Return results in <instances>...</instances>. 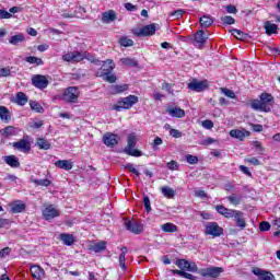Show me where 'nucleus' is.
Returning <instances> with one entry per match:
<instances>
[{"label": "nucleus", "mask_w": 280, "mask_h": 280, "mask_svg": "<svg viewBox=\"0 0 280 280\" xmlns=\"http://www.w3.org/2000/svg\"><path fill=\"white\" fill-rule=\"evenodd\" d=\"M115 69V63L113 60L107 59L104 61V63L101 67V71L96 72L97 78H104V74L106 73H113V70Z\"/></svg>", "instance_id": "nucleus-14"}, {"label": "nucleus", "mask_w": 280, "mask_h": 280, "mask_svg": "<svg viewBox=\"0 0 280 280\" xmlns=\"http://www.w3.org/2000/svg\"><path fill=\"white\" fill-rule=\"evenodd\" d=\"M125 167H126V170H129V172H131V174L139 176V171H137V168L135 167V164L128 163Z\"/></svg>", "instance_id": "nucleus-60"}, {"label": "nucleus", "mask_w": 280, "mask_h": 280, "mask_svg": "<svg viewBox=\"0 0 280 280\" xmlns=\"http://www.w3.org/2000/svg\"><path fill=\"white\" fill-rule=\"evenodd\" d=\"M0 119L4 124H10L12 120V114L10 113V109L5 106H0Z\"/></svg>", "instance_id": "nucleus-21"}, {"label": "nucleus", "mask_w": 280, "mask_h": 280, "mask_svg": "<svg viewBox=\"0 0 280 280\" xmlns=\"http://www.w3.org/2000/svg\"><path fill=\"white\" fill-rule=\"evenodd\" d=\"M25 61L28 62L30 65H37V67H40V65H44L43 59L38 58V57H26Z\"/></svg>", "instance_id": "nucleus-40"}, {"label": "nucleus", "mask_w": 280, "mask_h": 280, "mask_svg": "<svg viewBox=\"0 0 280 280\" xmlns=\"http://www.w3.org/2000/svg\"><path fill=\"white\" fill-rule=\"evenodd\" d=\"M246 163H250L252 165H261V161H259L257 158H247L245 159Z\"/></svg>", "instance_id": "nucleus-61"}, {"label": "nucleus", "mask_w": 280, "mask_h": 280, "mask_svg": "<svg viewBox=\"0 0 280 280\" xmlns=\"http://www.w3.org/2000/svg\"><path fill=\"white\" fill-rule=\"evenodd\" d=\"M199 25L207 30V27H211L213 25V19L211 15H203L199 19Z\"/></svg>", "instance_id": "nucleus-25"}, {"label": "nucleus", "mask_w": 280, "mask_h": 280, "mask_svg": "<svg viewBox=\"0 0 280 280\" xmlns=\"http://www.w3.org/2000/svg\"><path fill=\"white\" fill-rule=\"evenodd\" d=\"M160 191L162 192V195L164 196V198L172 199V198H174V196H176V190H174V189L171 188L170 186H162V187L160 188Z\"/></svg>", "instance_id": "nucleus-29"}, {"label": "nucleus", "mask_w": 280, "mask_h": 280, "mask_svg": "<svg viewBox=\"0 0 280 280\" xmlns=\"http://www.w3.org/2000/svg\"><path fill=\"white\" fill-rule=\"evenodd\" d=\"M173 275H178L179 277H183L184 279H188V280H196V276L188 273L186 271L183 270H178V269H173L171 271Z\"/></svg>", "instance_id": "nucleus-32"}, {"label": "nucleus", "mask_w": 280, "mask_h": 280, "mask_svg": "<svg viewBox=\"0 0 280 280\" xmlns=\"http://www.w3.org/2000/svg\"><path fill=\"white\" fill-rule=\"evenodd\" d=\"M221 93L224 94L226 97H230V100H235V92H233V90L221 88Z\"/></svg>", "instance_id": "nucleus-49"}, {"label": "nucleus", "mask_w": 280, "mask_h": 280, "mask_svg": "<svg viewBox=\"0 0 280 280\" xmlns=\"http://www.w3.org/2000/svg\"><path fill=\"white\" fill-rule=\"evenodd\" d=\"M254 148H256L258 154H264L266 150L264 147H261V143L259 141H254Z\"/></svg>", "instance_id": "nucleus-58"}, {"label": "nucleus", "mask_w": 280, "mask_h": 280, "mask_svg": "<svg viewBox=\"0 0 280 280\" xmlns=\"http://www.w3.org/2000/svg\"><path fill=\"white\" fill-rule=\"evenodd\" d=\"M3 135H5V137H12V135H14V127L9 126V127L4 128Z\"/></svg>", "instance_id": "nucleus-62"}, {"label": "nucleus", "mask_w": 280, "mask_h": 280, "mask_svg": "<svg viewBox=\"0 0 280 280\" xmlns=\"http://www.w3.org/2000/svg\"><path fill=\"white\" fill-rule=\"evenodd\" d=\"M30 106L33 110H35V113H45V109L43 108V106L40 105V103L36 102V101H31L30 102Z\"/></svg>", "instance_id": "nucleus-42"}, {"label": "nucleus", "mask_w": 280, "mask_h": 280, "mask_svg": "<svg viewBox=\"0 0 280 280\" xmlns=\"http://www.w3.org/2000/svg\"><path fill=\"white\" fill-rule=\"evenodd\" d=\"M4 163L10 167H21V162H19V158L15 155H5L3 158Z\"/></svg>", "instance_id": "nucleus-22"}, {"label": "nucleus", "mask_w": 280, "mask_h": 280, "mask_svg": "<svg viewBox=\"0 0 280 280\" xmlns=\"http://www.w3.org/2000/svg\"><path fill=\"white\" fill-rule=\"evenodd\" d=\"M31 82L35 89H47L49 86V80H47V77L43 74H34L31 79Z\"/></svg>", "instance_id": "nucleus-9"}, {"label": "nucleus", "mask_w": 280, "mask_h": 280, "mask_svg": "<svg viewBox=\"0 0 280 280\" xmlns=\"http://www.w3.org/2000/svg\"><path fill=\"white\" fill-rule=\"evenodd\" d=\"M186 161L190 165H196V163H198V156L188 154V155H186Z\"/></svg>", "instance_id": "nucleus-53"}, {"label": "nucleus", "mask_w": 280, "mask_h": 280, "mask_svg": "<svg viewBox=\"0 0 280 280\" xmlns=\"http://www.w3.org/2000/svg\"><path fill=\"white\" fill-rule=\"evenodd\" d=\"M175 266L179 268V270L185 271V268H187V260L185 259H177L175 261Z\"/></svg>", "instance_id": "nucleus-51"}, {"label": "nucleus", "mask_w": 280, "mask_h": 280, "mask_svg": "<svg viewBox=\"0 0 280 280\" xmlns=\"http://www.w3.org/2000/svg\"><path fill=\"white\" fill-rule=\"evenodd\" d=\"M215 211L220 213V215H224L228 220L233 218L235 210L229 209L222 205L215 206Z\"/></svg>", "instance_id": "nucleus-20"}, {"label": "nucleus", "mask_w": 280, "mask_h": 280, "mask_svg": "<svg viewBox=\"0 0 280 280\" xmlns=\"http://www.w3.org/2000/svg\"><path fill=\"white\" fill-rule=\"evenodd\" d=\"M228 200L230 205H234V207H237V205L242 203V196L232 194L231 196L228 197Z\"/></svg>", "instance_id": "nucleus-38"}, {"label": "nucleus", "mask_w": 280, "mask_h": 280, "mask_svg": "<svg viewBox=\"0 0 280 280\" xmlns=\"http://www.w3.org/2000/svg\"><path fill=\"white\" fill-rule=\"evenodd\" d=\"M85 55H82L80 51H70L68 54L62 55L61 59L65 62H71L72 65L75 62H82L84 60Z\"/></svg>", "instance_id": "nucleus-10"}, {"label": "nucleus", "mask_w": 280, "mask_h": 280, "mask_svg": "<svg viewBox=\"0 0 280 280\" xmlns=\"http://www.w3.org/2000/svg\"><path fill=\"white\" fill-rule=\"evenodd\" d=\"M14 150H19V152H24L26 154L32 150V143L30 142V136H25L23 139L18 142H13Z\"/></svg>", "instance_id": "nucleus-7"}, {"label": "nucleus", "mask_w": 280, "mask_h": 280, "mask_svg": "<svg viewBox=\"0 0 280 280\" xmlns=\"http://www.w3.org/2000/svg\"><path fill=\"white\" fill-rule=\"evenodd\" d=\"M170 135L171 137H173L174 139H180V137H183V132H180L177 129H171L170 130Z\"/></svg>", "instance_id": "nucleus-59"}, {"label": "nucleus", "mask_w": 280, "mask_h": 280, "mask_svg": "<svg viewBox=\"0 0 280 280\" xmlns=\"http://www.w3.org/2000/svg\"><path fill=\"white\" fill-rule=\"evenodd\" d=\"M259 229L261 232L270 231V222L261 221L259 224Z\"/></svg>", "instance_id": "nucleus-54"}, {"label": "nucleus", "mask_w": 280, "mask_h": 280, "mask_svg": "<svg viewBox=\"0 0 280 280\" xmlns=\"http://www.w3.org/2000/svg\"><path fill=\"white\" fill-rule=\"evenodd\" d=\"M10 75H12L10 68H0V78H10Z\"/></svg>", "instance_id": "nucleus-52"}, {"label": "nucleus", "mask_w": 280, "mask_h": 280, "mask_svg": "<svg viewBox=\"0 0 280 280\" xmlns=\"http://www.w3.org/2000/svg\"><path fill=\"white\" fill-rule=\"evenodd\" d=\"M185 14V10L178 9L172 13H170V16H174L175 19H180Z\"/></svg>", "instance_id": "nucleus-57"}, {"label": "nucleus", "mask_w": 280, "mask_h": 280, "mask_svg": "<svg viewBox=\"0 0 280 280\" xmlns=\"http://www.w3.org/2000/svg\"><path fill=\"white\" fill-rule=\"evenodd\" d=\"M231 32H232V36H235V38H237L238 40H246L248 38V34L237 28H234Z\"/></svg>", "instance_id": "nucleus-37"}, {"label": "nucleus", "mask_w": 280, "mask_h": 280, "mask_svg": "<svg viewBox=\"0 0 280 280\" xmlns=\"http://www.w3.org/2000/svg\"><path fill=\"white\" fill-rule=\"evenodd\" d=\"M81 55L85 56L83 60H89L90 62H93L94 65H98V59L95 58V56L91 55L88 51H82Z\"/></svg>", "instance_id": "nucleus-43"}, {"label": "nucleus", "mask_w": 280, "mask_h": 280, "mask_svg": "<svg viewBox=\"0 0 280 280\" xmlns=\"http://www.w3.org/2000/svg\"><path fill=\"white\" fill-rule=\"evenodd\" d=\"M135 148H137V136L131 133L128 136L125 153L128 154L129 156H142L141 151Z\"/></svg>", "instance_id": "nucleus-4"}, {"label": "nucleus", "mask_w": 280, "mask_h": 280, "mask_svg": "<svg viewBox=\"0 0 280 280\" xmlns=\"http://www.w3.org/2000/svg\"><path fill=\"white\" fill-rule=\"evenodd\" d=\"M207 36H205V31H198L195 34V47H198V49H202L205 46V43H207Z\"/></svg>", "instance_id": "nucleus-19"}, {"label": "nucleus", "mask_w": 280, "mask_h": 280, "mask_svg": "<svg viewBox=\"0 0 280 280\" xmlns=\"http://www.w3.org/2000/svg\"><path fill=\"white\" fill-rule=\"evenodd\" d=\"M31 275L33 279H40L45 276V270L40 268L39 266H32L31 267Z\"/></svg>", "instance_id": "nucleus-28"}, {"label": "nucleus", "mask_w": 280, "mask_h": 280, "mask_svg": "<svg viewBox=\"0 0 280 280\" xmlns=\"http://www.w3.org/2000/svg\"><path fill=\"white\" fill-rule=\"evenodd\" d=\"M43 218L48 222L54 220V218H60V210L54 208V206L50 205L43 210Z\"/></svg>", "instance_id": "nucleus-13"}, {"label": "nucleus", "mask_w": 280, "mask_h": 280, "mask_svg": "<svg viewBox=\"0 0 280 280\" xmlns=\"http://www.w3.org/2000/svg\"><path fill=\"white\" fill-rule=\"evenodd\" d=\"M161 230L163 233H176L178 231V226L174 223L167 222L161 225Z\"/></svg>", "instance_id": "nucleus-30"}, {"label": "nucleus", "mask_w": 280, "mask_h": 280, "mask_svg": "<svg viewBox=\"0 0 280 280\" xmlns=\"http://www.w3.org/2000/svg\"><path fill=\"white\" fill-rule=\"evenodd\" d=\"M102 23L110 24L117 21V12L115 10H108L102 13Z\"/></svg>", "instance_id": "nucleus-18"}, {"label": "nucleus", "mask_w": 280, "mask_h": 280, "mask_svg": "<svg viewBox=\"0 0 280 280\" xmlns=\"http://www.w3.org/2000/svg\"><path fill=\"white\" fill-rule=\"evenodd\" d=\"M90 250H93L94 253H103V250H106V242L101 241L92 245Z\"/></svg>", "instance_id": "nucleus-36"}, {"label": "nucleus", "mask_w": 280, "mask_h": 280, "mask_svg": "<svg viewBox=\"0 0 280 280\" xmlns=\"http://www.w3.org/2000/svg\"><path fill=\"white\" fill-rule=\"evenodd\" d=\"M121 65H125V67H138V62L133 58H121L120 59Z\"/></svg>", "instance_id": "nucleus-39"}, {"label": "nucleus", "mask_w": 280, "mask_h": 280, "mask_svg": "<svg viewBox=\"0 0 280 280\" xmlns=\"http://www.w3.org/2000/svg\"><path fill=\"white\" fill-rule=\"evenodd\" d=\"M166 167H168V170H172V172L178 170V162L176 161H171L166 164Z\"/></svg>", "instance_id": "nucleus-63"}, {"label": "nucleus", "mask_w": 280, "mask_h": 280, "mask_svg": "<svg viewBox=\"0 0 280 280\" xmlns=\"http://www.w3.org/2000/svg\"><path fill=\"white\" fill-rule=\"evenodd\" d=\"M25 207H26L25 203L21 201H16L11 206V211L13 213H23V211L25 210Z\"/></svg>", "instance_id": "nucleus-35"}, {"label": "nucleus", "mask_w": 280, "mask_h": 280, "mask_svg": "<svg viewBox=\"0 0 280 280\" xmlns=\"http://www.w3.org/2000/svg\"><path fill=\"white\" fill-rule=\"evenodd\" d=\"M139 102V96L136 95H129L127 97L120 98L116 105L113 106V109L117 113H121V110H128L129 108H132L135 104Z\"/></svg>", "instance_id": "nucleus-2"}, {"label": "nucleus", "mask_w": 280, "mask_h": 280, "mask_svg": "<svg viewBox=\"0 0 280 280\" xmlns=\"http://www.w3.org/2000/svg\"><path fill=\"white\" fill-rule=\"evenodd\" d=\"M158 24H149L135 32V35L138 37L141 36H154L156 34Z\"/></svg>", "instance_id": "nucleus-11"}, {"label": "nucleus", "mask_w": 280, "mask_h": 280, "mask_svg": "<svg viewBox=\"0 0 280 280\" xmlns=\"http://www.w3.org/2000/svg\"><path fill=\"white\" fill-rule=\"evenodd\" d=\"M259 280H275V275H272L270 271H265Z\"/></svg>", "instance_id": "nucleus-55"}, {"label": "nucleus", "mask_w": 280, "mask_h": 280, "mask_svg": "<svg viewBox=\"0 0 280 280\" xmlns=\"http://www.w3.org/2000/svg\"><path fill=\"white\" fill-rule=\"evenodd\" d=\"M126 91H128V84L113 85L112 86V93H114V94L124 93Z\"/></svg>", "instance_id": "nucleus-41"}, {"label": "nucleus", "mask_w": 280, "mask_h": 280, "mask_svg": "<svg viewBox=\"0 0 280 280\" xmlns=\"http://www.w3.org/2000/svg\"><path fill=\"white\" fill-rule=\"evenodd\" d=\"M234 222L238 229L243 231V229H246V219H244V212L234 210Z\"/></svg>", "instance_id": "nucleus-16"}, {"label": "nucleus", "mask_w": 280, "mask_h": 280, "mask_svg": "<svg viewBox=\"0 0 280 280\" xmlns=\"http://www.w3.org/2000/svg\"><path fill=\"white\" fill-rule=\"evenodd\" d=\"M272 228L275 229V237H279L280 235V219H276L272 222Z\"/></svg>", "instance_id": "nucleus-47"}, {"label": "nucleus", "mask_w": 280, "mask_h": 280, "mask_svg": "<svg viewBox=\"0 0 280 280\" xmlns=\"http://www.w3.org/2000/svg\"><path fill=\"white\" fill-rule=\"evenodd\" d=\"M63 101L68 104H78L80 91L75 86H70L63 92Z\"/></svg>", "instance_id": "nucleus-5"}, {"label": "nucleus", "mask_w": 280, "mask_h": 280, "mask_svg": "<svg viewBox=\"0 0 280 280\" xmlns=\"http://www.w3.org/2000/svg\"><path fill=\"white\" fill-rule=\"evenodd\" d=\"M188 91H195V93H202V91H207L209 89V82L207 81H198L197 79H192L187 84Z\"/></svg>", "instance_id": "nucleus-6"}, {"label": "nucleus", "mask_w": 280, "mask_h": 280, "mask_svg": "<svg viewBox=\"0 0 280 280\" xmlns=\"http://www.w3.org/2000/svg\"><path fill=\"white\" fill-rule=\"evenodd\" d=\"M103 79L105 80V82H109V84H115V82H117V77H115V74H112V72L105 73L103 75Z\"/></svg>", "instance_id": "nucleus-45"}, {"label": "nucleus", "mask_w": 280, "mask_h": 280, "mask_svg": "<svg viewBox=\"0 0 280 280\" xmlns=\"http://www.w3.org/2000/svg\"><path fill=\"white\" fill-rule=\"evenodd\" d=\"M24 42H25V35H23L22 33L18 35H13L9 39L10 45H19L20 43H24Z\"/></svg>", "instance_id": "nucleus-33"}, {"label": "nucleus", "mask_w": 280, "mask_h": 280, "mask_svg": "<svg viewBox=\"0 0 280 280\" xmlns=\"http://www.w3.org/2000/svg\"><path fill=\"white\" fill-rule=\"evenodd\" d=\"M188 272H198V265L196 262H190L189 260H186V268Z\"/></svg>", "instance_id": "nucleus-44"}, {"label": "nucleus", "mask_w": 280, "mask_h": 280, "mask_svg": "<svg viewBox=\"0 0 280 280\" xmlns=\"http://www.w3.org/2000/svg\"><path fill=\"white\" fill-rule=\"evenodd\" d=\"M125 229L135 235H141L143 233V224L137 221H126Z\"/></svg>", "instance_id": "nucleus-12"}, {"label": "nucleus", "mask_w": 280, "mask_h": 280, "mask_svg": "<svg viewBox=\"0 0 280 280\" xmlns=\"http://www.w3.org/2000/svg\"><path fill=\"white\" fill-rule=\"evenodd\" d=\"M166 113H168L171 117H177L178 119L185 117V110L180 107L168 108Z\"/></svg>", "instance_id": "nucleus-26"}, {"label": "nucleus", "mask_w": 280, "mask_h": 280, "mask_svg": "<svg viewBox=\"0 0 280 280\" xmlns=\"http://www.w3.org/2000/svg\"><path fill=\"white\" fill-rule=\"evenodd\" d=\"M278 27L279 26H277V24H272L270 21L265 22V30L268 36H272V34H277Z\"/></svg>", "instance_id": "nucleus-31"}, {"label": "nucleus", "mask_w": 280, "mask_h": 280, "mask_svg": "<svg viewBox=\"0 0 280 280\" xmlns=\"http://www.w3.org/2000/svg\"><path fill=\"white\" fill-rule=\"evenodd\" d=\"M221 21L224 25H234L235 24V19L231 15H225L221 18Z\"/></svg>", "instance_id": "nucleus-50"}, {"label": "nucleus", "mask_w": 280, "mask_h": 280, "mask_svg": "<svg viewBox=\"0 0 280 280\" xmlns=\"http://www.w3.org/2000/svg\"><path fill=\"white\" fill-rule=\"evenodd\" d=\"M60 240L65 246H73V244H75V236H73V234L61 233Z\"/></svg>", "instance_id": "nucleus-23"}, {"label": "nucleus", "mask_w": 280, "mask_h": 280, "mask_svg": "<svg viewBox=\"0 0 280 280\" xmlns=\"http://www.w3.org/2000/svg\"><path fill=\"white\" fill-rule=\"evenodd\" d=\"M32 183H35V185H39L40 187H49V185H51V180L49 179H33Z\"/></svg>", "instance_id": "nucleus-46"}, {"label": "nucleus", "mask_w": 280, "mask_h": 280, "mask_svg": "<svg viewBox=\"0 0 280 280\" xmlns=\"http://www.w3.org/2000/svg\"><path fill=\"white\" fill-rule=\"evenodd\" d=\"M230 137H233V139H238V141H244L246 137H250V131L246 129H232L230 131Z\"/></svg>", "instance_id": "nucleus-17"}, {"label": "nucleus", "mask_w": 280, "mask_h": 280, "mask_svg": "<svg viewBox=\"0 0 280 280\" xmlns=\"http://www.w3.org/2000/svg\"><path fill=\"white\" fill-rule=\"evenodd\" d=\"M103 143L107 145V148H115V145L119 143V136L107 132L103 136Z\"/></svg>", "instance_id": "nucleus-15"}, {"label": "nucleus", "mask_w": 280, "mask_h": 280, "mask_svg": "<svg viewBox=\"0 0 280 280\" xmlns=\"http://www.w3.org/2000/svg\"><path fill=\"white\" fill-rule=\"evenodd\" d=\"M55 165L59 167V170H65L66 172L73 170V164L69 160H59L55 162Z\"/></svg>", "instance_id": "nucleus-24"}, {"label": "nucleus", "mask_w": 280, "mask_h": 280, "mask_svg": "<svg viewBox=\"0 0 280 280\" xmlns=\"http://www.w3.org/2000/svg\"><path fill=\"white\" fill-rule=\"evenodd\" d=\"M0 19H12V14L7 10L0 9Z\"/></svg>", "instance_id": "nucleus-64"}, {"label": "nucleus", "mask_w": 280, "mask_h": 280, "mask_svg": "<svg viewBox=\"0 0 280 280\" xmlns=\"http://www.w3.org/2000/svg\"><path fill=\"white\" fill-rule=\"evenodd\" d=\"M36 145L39 148V150H49L51 148V143H49V141H47L45 138H38Z\"/></svg>", "instance_id": "nucleus-34"}, {"label": "nucleus", "mask_w": 280, "mask_h": 280, "mask_svg": "<svg viewBox=\"0 0 280 280\" xmlns=\"http://www.w3.org/2000/svg\"><path fill=\"white\" fill-rule=\"evenodd\" d=\"M14 102L15 104H18V106H25V104H27V94L23 92H18Z\"/></svg>", "instance_id": "nucleus-27"}, {"label": "nucleus", "mask_w": 280, "mask_h": 280, "mask_svg": "<svg viewBox=\"0 0 280 280\" xmlns=\"http://www.w3.org/2000/svg\"><path fill=\"white\" fill-rule=\"evenodd\" d=\"M222 272H224V268L222 267H208L200 269L198 275L203 277V279L215 280L220 277V275H222Z\"/></svg>", "instance_id": "nucleus-3"}, {"label": "nucleus", "mask_w": 280, "mask_h": 280, "mask_svg": "<svg viewBox=\"0 0 280 280\" xmlns=\"http://www.w3.org/2000/svg\"><path fill=\"white\" fill-rule=\"evenodd\" d=\"M224 234V230L218 225L217 222H208L206 224V235H212L213 237H220Z\"/></svg>", "instance_id": "nucleus-8"}, {"label": "nucleus", "mask_w": 280, "mask_h": 280, "mask_svg": "<svg viewBox=\"0 0 280 280\" xmlns=\"http://www.w3.org/2000/svg\"><path fill=\"white\" fill-rule=\"evenodd\" d=\"M275 106V97L270 93H261L259 100L250 101V108L260 113H270Z\"/></svg>", "instance_id": "nucleus-1"}, {"label": "nucleus", "mask_w": 280, "mask_h": 280, "mask_svg": "<svg viewBox=\"0 0 280 280\" xmlns=\"http://www.w3.org/2000/svg\"><path fill=\"white\" fill-rule=\"evenodd\" d=\"M120 45L121 47H132V45H135V42L128 37H121Z\"/></svg>", "instance_id": "nucleus-48"}, {"label": "nucleus", "mask_w": 280, "mask_h": 280, "mask_svg": "<svg viewBox=\"0 0 280 280\" xmlns=\"http://www.w3.org/2000/svg\"><path fill=\"white\" fill-rule=\"evenodd\" d=\"M143 205L147 213H150L152 211V207L150 206V197L143 198Z\"/></svg>", "instance_id": "nucleus-56"}]
</instances>
